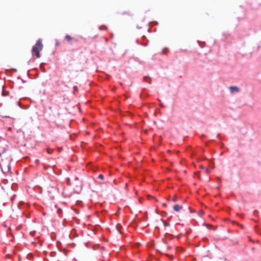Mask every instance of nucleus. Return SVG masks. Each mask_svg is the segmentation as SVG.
Returning a JSON list of instances; mask_svg holds the SVG:
<instances>
[{"instance_id": "obj_1", "label": "nucleus", "mask_w": 261, "mask_h": 261, "mask_svg": "<svg viewBox=\"0 0 261 261\" xmlns=\"http://www.w3.org/2000/svg\"><path fill=\"white\" fill-rule=\"evenodd\" d=\"M43 45L42 43L41 39H38L32 47V52L33 55H35L37 58L40 57V51L42 50Z\"/></svg>"}, {"instance_id": "obj_2", "label": "nucleus", "mask_w": 261, "mask_h": 261, "mask_svg": "<svg viewBox=\"0 0 261 261\" xmlns=\"http://www.w3.org/2000/svg\"><path fill=\"white\" fill-rule=\"evenodd\" d=\"M173 208L175 212H179L182 209V206L178 204H175L173 206Z\"/></svg>"}, {"instance_id": "obj_3", "label": "nucleus", "mask_w": 261, "mask_h": 261, "mask_svg": "<svg viewBox=\"0 0 261 261\" xmlns=\"http://www.w3.org/2000/svg\"><path fill=\"white\" fill-rule=\"evenodd\" d=\"M229 89L232 93L234 92H238L239 91V89L237 86L230 87Z\"/></svg>"}, {"instance_id": "obj_4", "label": "nucleus", "mask_w": 261, "mask_h": 261, "mask_svg": "<svg viewBox=\"0 0 261 261\" xmlns=\"http://www.w3.org/2000/svg\"><path fill=\"white\" fill-rule=\"evenodd\" d=\"M65 39L69 43H71L72 40V37L69 35H66L65 37Z\"/></svg>"}, {"instance_id": "obj_5", "label": "nucleus", "mask_w": 261, "mask_h": 261, "mask_svg": "<svg viewBox=\"0 0 261 261\" xmlns=\"http://www.w3.org/2000/svg\"><path fill=\"white\" fill-rule=\"evenodd\" d=\"M144 80L147 83H151V79L148 76H145L144 77Z\"/></svg>"}, {"instance_id": "obj_6", "label": "nucleus", "mask_w": 261, "mask_h": 261, "mask_svg": "<svg viewBox=\"0 0 261 261\" xmlns=\"http://www.w3.org/2000/svg\"><path fill=\"white\" fill-rule=\"evenodd\" d=\"M172 201L174 202H176L177 201V197L176 196H174L172 198Z\"/></svg>"}, {"instance_id": "obj_7", "label": "nucleus", "mask_w": 261, "mask_h": 261, "mask_svg": "<svg viewBox=\"0 0 261 261\" xmlns=\"http://www.w3.org/2000/svg\"><path fill=\"white\" fill-rule=\"evenodd\" d=\"M98 178H100V179L102 180V179H103L104 177L102 174H99L98 176Z\"/></svg>"}, {"instance_id": "obj_8", "label": "nucleus", "mask_w": 261, "mask_h": 261, "mask_svg": "<svg viewBox=\"0 0 261 261\" xmlns=\"http://www.w3.org/2000/svg\"><path fill=\"white\" fill-rule=\"evenodd\" d=\"M107 29V28L106 26H101L100 27V29H101V30H106Z\"/></svg>"}, {"instance_id": "obj_9", "label": "nucleus", "mask_w": 261, "mask_h": 261, "mask_svg": "<svg viewBox=\"0 0 261 261\" xmlns=\"http://www.w3.org/2000/svg\"><path fill=\"white\" fill-rule=\"evenodd\" d=\"M162 53H163V54H166V53H167V49H163L162 50Z\"/></svg>"}, {"instance_id": "obj_10", "label": "nucleus", "mask_w": 261, "mask_h": 261, "mask_svg": "<svg viewBox=\"0 0 261 261\" xmlns=\"http://www.w3.org/2000/svg\"><path fill=\"white\" fill-rule=\"evenodd\" d=\"M205 172L207 173V174H208L210 173V170L207 168L205 169Z\"/></svg>"}, {"instance_id": "obj_11", "label": "nucleus", "mask_w": 261, "mask_h": 261, "mask_svg": "<svg viewBox=\"0 0 261 261\" xmlns=\"http://www.w3.org/2000/svg\"><path fill=\"white\" fill-rule=\"evenodd\" d=\"M35 231H31V232H30V234H31L32 236H34V234H35Z\"/></svg>"}, {"instance_id": "obj_12", "label": "nucleus", "mask_w": 261, "mask_h": 261, "mask_svg": "<svg viewBox=\"0 0 261 261\" xmlns=\"http://www.w3.org/2000/svg\"><path fill=\"white\" fill-rule=\"evenodd\" d=\"M200 168L202 169H204V167L202 165L200 166Z\"/></svg>"}, {"instance_id": "obj_13", "label": "nucleus", "mask_w": 261, "mask_h": 261, "mask_svg": "<svg viewBox=\"0 0 261 261\" xmlns=\"http://www.w3.org/2000/svg\"><path fill=\"white\" fill-rule=\"evenodd\" d=\"M47 152H48V153H51V150L48 149L47 150Z\"/></svg>"}, {"instance_id": "obj_14", "label": "nucleus", "mask_w": 261, "mask_h": 261, "mask_svg": "<svg viewBox=\"0 0 261 261\" xmlns=\"http://www.w3.org/2000/svg\"><path fill=\"white\" fill-rule=\"evenodd\" d=\"M140 245V243H137V244H136V245H137V246H138V245Z\"/></svg>"}, {"instance_id": "obj_15", "label": "nucleus", "mask_w": 261, "mask_h": 261, "mask_svg": "<svg viewBox=\"0 0 261 261\" xmlns=\"http://www.w3.org/2000/svg\"><path fill=\"white\" fill-rule=\"evenodd\" d=\"M128 184H127V183H126V187H128Z\"/></svg>"}, {"instance_id": "obj_16", "label": "nucleus", "mask_w": 261, "mask_h": 261, "mask_svg": "<svg viewBox=\"0 0 261 261\" xmlns=\"http://www.w3.org/2000/svg\"><path fill=\"white\" fill-rule=\"evenodd\" d=\"M2 170L3 171V172H5L4 170H3V169L2 168Z\"/></svg>"}]
</instances>
